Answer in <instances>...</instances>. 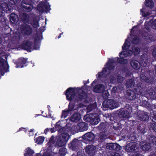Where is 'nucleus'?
<instances>
[{
  "label": "nucleus",
  "instance_id": "a18cd8bd",
  "mask_svg": "<svg viewBox=\"0 0 156 156\" xmlns=\"http://www.w3.org/2000/svg\"><path fill=\"white\" fill-rule=\"evenodd\" d=\"M109 81L110 83H113L115 80V77L110 76L109 78Z\"/></svg>",
  "mask_w": 156,
  "mask_h": 156
},
{
  "label": "nucleus",
  "instance_id": "39448f33",
  "mask_svg": "<svg viewBox=\"0 0 156 156\" xmlns=\"http://www.w3.org/2000/svg\"><path fill=\"white\" fill-rule=\"evenodd\" d=\"M83 119L86 122L94 125L97 124L100 120L98 115L96 113L91 114L85 115Z\"/></svg>",
  "mask_w": 156,
  "mask_h": 156
},
{
  "label": "nucleus",
  "instance_id": "f704fd0d",
  "mask_svg": "<svg viewBox=\"0 0 156 156\" xmlns=\"http://www.w3.org/2000/svg\"><path fill=\"white\" fill-rule=\"evenodd\" d=\"M114 144L112 143L107 144L106 145V148L108 149L113 150Z\"/></svg>",
  "mask_w": 156,
  "mask_h": 156
},
{
  "label": "nucleus",
  "instance_id": "e433bc0d",
  "mask_svg": "<svg viewBox=\"0 0 156 156\" xmlns=\"http://www.w3.org/2000/svg\"><path fill=\"white\" fill-rule=\"evenodd\" d=\"M102 92V96L103 98L106 99L107 98L109 95L108 91L105 90Z\"/></svg>",
  "mask_w": 156,
  "mask_h": 156
},
{
  "label": "nucleus",
  "instance_id": "052dcab7",
  "mask_svg": "<svg viewBox=\"0 0 156 156\" xmlns=\"http://www.w3.org/2000/svg\"><path fill=\"white\" fill-rule=\"evenodd\" d=\"M43 156H49L48 155H47V154H44Z\"/></svg>",
  "mask_w": 156,
  "mask_h": 156
},
{
  "label": "nucleus",
  "instance_id": "4be33fe9",
  "mask_svg": "<svg viewBox=\"0 0 156 156\" xmlns=\"http://www.w3.org/2000/svg\"><path fill=\"white\" fill-rule=\"evenodd\" d=\"M21 7L23 8L24 10H26L28 12L30 11L33 8V6L32 5L26 4H22Z\"/></svg>",
  "mask_w": 156,
  "mask_h": 156
},
{
  "label": "nucleus",
  "instance_id": "49530a36",
  "mask_svg": "<svg viewBox=\"0 0 156 156\" xmlns=\"http://www.w3.org/2000/svg\"><path fill=\"white\" fill-rule=\"evenodd\" d=\"M48 131H50L51 133H52L54 131H53V129H47L45 130L44 133L46 134V133Z\"/></svg>",
  "mask_w": 156,
  "mask_h": 156
},
{
  "label": "nucleus",
  "instance_id": "c756f323",
  "mask_svg": "<svg viewBox=\"0 0 156 156\" xmlns=\"http://www.w3.org/2000/svg\"><path fill=\"white\" fill-rule=\"evenodd\" d=\"M141 116H140L139 117V119L141 121H144L148 119V115L145 113H143L142 114Z\"/></svg>",
  "mask_w": 156,
  "mask_h": 156
},
{
  "label": "nucleus",
  "instance_id": "c85d7f7f",
  "mask_svg": "<svg viewBox=\"0 0 156 156\" xmlns=\"http://www.w3.org/2000/svg\"><path fill=\"white\" fill-rule=\"evenodd\" d=\"M130 51L132 52V54H133L134 55H136L139 53L140 51V49L137 47H134L132 49V51L130 50Z\"/></svg>",
  "mask_w": 156,
  "mask_h": 156
},
{
  "label": "nucleus",
  "instance_id": "0e129e2a",
  "mask_svg": "<svg viewBox=\"0 0 156 156\" xmlns=\"http://www.w3.org/2000/svg\"><path fill=\"white\" fill-rule=\"evenodd\" d=\"M155 73H156V66H155Z\"/></svg>",
  "mask_w": 156,
  "mask_h": 156
},
{
  "label": "nucleus",
  "instance_id": "6ab92c4d",
  "mask_svg": "<svg viewBox=\"0 0 156 156\" xmlns=\"http://www.w3.org/2000/svg\"><path fill=\"white\" fill-rule=\"evenodd\" d=\"M2 9L6 13H9V8L7 4L6 3H3L2 5V7L0 5V17L2 15Z\"/></svg>",
  "mask_w": 156,
  "mask_h": 156
},
{
  "label": "nucleus",
  "instance_id": "09e8293b",
  "mask_svg": "<svg viewBox=\"0 0 156 156\" xmlns=\"http://www.w3.org/2000/svg\"><path fill=\"white\" fill-rule=\"evenodd\" d=\"M141 78L142 80H144L145 81L147 82H148L147 80V77L146 76H144L143 75H141Z\"/></svg>",
  "mask_w": 156,
  "mask_h": 156
},
{
  "label": "nucleus",
  "instance_id": "5701e85b",
  "mask_svg": "<svg viewBox=\"0 0 156 156\" xmlns=\"http://www.w3.org/2000/svg\"><path fill=\"white\" fill-rule=\"evenodd\" d=\"M119 115H122V117L125 118H129L130 116L129 112L127 110L121 111L119 113Z\"/></svg>",
  "mask_w": 156,
  "mask_h": 156
},
{
  "label": "nucleus",
  "instance_id": "ddd939ff",
  "mask_svg": "<svg viewBox=\"0 0 156 156\" xmlns=\"http://www.w3.org/2000/svg\"><path fill=\"white\" fill-rule=\"evenodd\" d=\"M27 59L24 58H21L17 61L13 60L15 64L16 65V68H22L23 67V65L26 62Z\"/></svg>",
  "mask_w": 156,
  "mask_h": 156
},
{
  "label": "nucleus",
  "instance_id": "de8ad7c7",
  "mask_svg": "<svg viewBox=\"0 0 156 156\" xmlns=\"http://www.w3.org/2000/svg\"><path fill=\"white\" fill-rule=\"evenodd\" d=\"M77 156H85L83 152H78Z\"/></svg>",
  "mask_w": 156,
  "mask_h": 156
},
{
  "label": "nucleus",
  "instance_id": "a19ab883",
  "mask_svg": "<svg viewBox=\"0 0 156 156\" xmlns=\"http://www.w3.org/2000/svg\"><path fill=\"white\" fill-rule=\"evenodd\" d=\"M140 40L137 37H135L132 41V43L135 44H137L139 42Z\"/></svg>",
  "mask_w": 156,
  "mask_h": 156
},
{
  "label": "nucleus",
  "instance_id": "423d86ee",
  "mask_svg": "<svg viewBox=\"0 0 156 156\" xmlns=\"http://www.w3.org/2000/svg\"><path fill=\"white\" fill-rule=\"evenodd\" d=\"M141 87H138L137 88L134 89V91L128 90L127 91V97L130 100L134 99L136 97V94H142Z\"/></svg>",
  "mask_w": 156,
  "mask_h": 156
},
{
  "label": "nucleus",
  "instance_id": "f257e3e1",
  "mask_svg": "<svg viewBox=\"0 0 156 156\" xmlns=\"http://www.w3.org/2000/svg\"><path fill=\"white\" fill-rule=\"evenodd\" d=\"M132 55V52L130 51H126L122 52L119 54L120 58H115V59H111L109 60L106 64V67L103 68L102 72L98 73V77H100L103 75H107L109 74L110 71L112 70L115 64V62L117 61V62L120 64H126L127 62V61L124 58L127 56H129Z\"/></svg>",
  "mask_w": 156,
  "mask_h": 156
},
{
  "label": "nucleus",
  "instance_id": "72a5a7b5",
  "mask_svg": "<svg viewBox=\"0 0 156 156\" xmlns=\"http://www.w3.org/2000/svg\"><path fill=\"white\" fill-rule=\"evenodd\" d=\"M22 19L24 23H27L29 20V17L26 14H23Z\"/></svg>",
  "mask_w": 156,
  "mask_h": 156
},
{
  "label": "nucleus",
  "instance_id": "69168bd1",
  "mask_svg": "<svg viewBox=\"0 0 156 156\" xmlns=\"http://www.w3.org/2000/svg\"><path fill=\"white\" fill-rule=\"evenodd\" d=\"M108 86H111V85H110V83H108Z\"/></svg>",
  "mask_w": 156,
  "mask_h": 156
},
{
  "label": "nucleus",
  "instance_id": "bf43d9fd",
  "mask_svg": "<svg viewBox=\"0 0 156 156\" xmlns=\"http://www.w3.org/2000/svg\"><path fill=\"white\" fill-rule=\"evenodd\" d=\"M15 2H15V1H14V2H10V4H15Z\"/></svg>",
  "mask_w": 156,
  "mask_h": 156
},
{
  "label": "nucleus",
  "instance_id": "0eeeda50",
  "mask_svg": "<svg viewBox=\"0 0 156 156\" xmlns=\"http://www.w3.org/2000/svg\"><path fill=\"white\" fill-rule=\"evenodd\" d=\"M79 106H74L73 104L69 103L68 109L62 111V118H65L67 116L70 115L72 111L78 110Z\"/></svg>",
  "mask_w": 156,
  "mask_h": 156
},
{
  "label": "nucleus",
  "instance_id": "864d4df0",
  "mask_svg": "<svg viewBox=\"0 0 156 156\" xmlns=\"http://www.w3.org/2000/svg\"><path fill=\"white\" fill-rule=\"evenodd\" d=\"M54 137L53 136H52L49 142L50 143H53L54 142L53 140L54 139Z\"/></svg>",
  "mask_w": 156,
  "mask_h": 156
},
{
  "label": "nucleus",
  "instance_id": "cd10ccee",
  "mask_svg": "<svg viewBox=\"0 0 156 156\" xmlns=\"http://www.w3.org/2000/svg\"><path fill=\"white\" fill-rule=\"evenodd\" d=\"M123 89V87H122L121 85H120L117 88L116 87H114L112 89V93H115L116 91L117 90L118 92H119L120 91L122 90Z\"/></svg>",
  "mask_w": 156,
  "mask_h": 156
},
{
  "label": "nucleus",
  "instance_id": "412c9836",
  "mask_svg": "<svg viewBox=\"0 0 156 156\" xmlns=\"http://www.w3.org/2000/svg\"><path fill=\"white\" fill-rule=\"evenodd\" d=\"M18 20L17 16L15 14L12 13L10 14V22L12 23H16Z\"/></svg>",
  "mask_w": 156,
  "mask_h": 156
},
{
  "label": "nucleus",
  "instance_id": "c9c22d12",
  "mask_svg": "<svg viewBox=\"0 0 156 156\" xmlns=\"http://www.w3.org/2000/svg\"><path fill=\"white\" fill-rule=\"evenodd\" d=\"M67 152V149L64 147L61 148L59 150V152L61 155H63L65 154Z\"/></svg>",
  "mask_w": 156,
  "mask_h": 156
},
{
  "label": "nucleus",
  "instance_id": "dca6fc26",
  "mask_svg": "<svg viewBox=\"0 0 156 156\" xmlns=\"http://www.w3.org/2000/svg\"><path fill=\"white\" fill-rule=\"evenodd\" d=\"M81 118V114L79 112H74L73 114L70 117V120L72 122H77Z\"/></svg>",
  "mask_w": 156,
  "mask_h": 156
},
{
  "label": "nucleus",
  "instance_id": "1a4fd4ad",
  "mask_svg": "<svg viewBox=\"0 0 156 156\" xmlns=\"http://www.w3.org/2000/svg\"><path fill=\"white\" fill-rule=\"evenodd\" d=\"M37 10L40 12H47L50 10L49 4L47 2H41L37 7Z\"/></svg>",
  "mask_w": 156,
  "mask_h": 156
},
{
  "label": "nucleus",
  "instance_id": "ea45409f",
  "mask_svg": "<svg viewBox=\"0 0 156 156\" xmlns=\"http://www.w3.org/2000/svg\"><path fill=\"white\" fill-rule=\"evenodd\" d=\"M121 147L118 144L116 143L114 144L113 150L116 151H118L119 150L121 149Z\"/></svg>",
  "mask_w": 156,
  "mask_h": 156
},
{
  "label": "nucleus",
  "instance_id": "aec40b11",
  "mask_svg": "<svg viewBox=\"0 0 156 156\" xmlns=\"http://www.w3.org/2000/svg\"><path fill=\"white\" fill-rule=\"evenodd\" d=\"M140 146L144 151H148L151 147V146L149 143L144 142H141L140 143Z\"/></svg>",
  "mask_w": 156,
  "mask_h": 156
},
{
  "label": "nucleus",
  "instance_id": "603ef678",
  "mask_svg": "<svg viewBox=\"0 0 156 156\" xmlns=\"http://www.w3.org/2000/svg\"><path fill=\"white\" fill-rule=\"evenodd\" d=\"M148 25V23L146 22L145 23V27L146 28V29L148 30H149L150 29V27L149 26H148L147 25Z\"/></svg>",
  "mask_w": 156,
  "mask_h": 156
},
{
  "label": "nucleus",
  "instance_id": "6e6d98bb",
  "mask_svg": "<svg viewBox=\"0 0 156 156\" xmlns=\"http://www.w3.org/2000/svg\"><path fill=\"white\" fill-rule=\"evenodd\" d=\"M111 156H121L120 154L118 153H115L114 155H112Z\"/></svg>",
  "mask_w": 156,
  "mask_h": 156
},
{
  "label": "nucleus",
  "instance_id": "a878e982",
  "mask_svg": "<svg viewBox=\"0 0 156 156\" xmlns=\"http://www.w3.org/2000/svg\"><path fill=\"white\" fill-rule=\"evenodd\" d=\"M34 153L33 150H31L30 148H28L26 150L24 155V156H31Z\"/></svg>",
  "mask_w": 156,
  "mask_h": 156
},
{
  "label": "nucleus",
  "instance_id": "680f3d73",
  "mask_svg": "<svg viewBox=\"0 0 156 156\" xmlns=\"http://www.w3.org/2000/svg\"><path fill=\"white\" fill-rule=\"evenodd\" d=\"M22 129H25L22 128H20V131L22 130Z\"/></svg>",
  "mask_w": 156,
  "mask_h": 156
},
{
  "label": "nucleus",
  "instance_id": "2eb2a0df",
  "mask_svg": "<svg viewBox=\"0 0 156 156\" xmlns=\"http://www.w3.org/2000/svg\"><path fill=\"white\" fill-rule=\"evenodd\" d=\"M107 83L106 82L105 86L103 84H100L95 86L93 88V91L96 93H101L105 90L107 87Z\"/></svg>",
  "mask_w": 156,
  "mask_h": 156
},
{
  "label": "nucleus",
  "instance_id": "f03ea898",
  "mask_svg": "<svg viewBox=\"0 0 156 156\" xmlns=\"http://www.w3.org/2000/svg\"><path fill=\"white\" fill-rule=\"evenodd\" d=\"M67 99L71 100L74 99L77 100H82L86 97V94L81 89L77 88L74 89L69 88L66 91Z\"/></svg>",
  "mask_w": 156,
  "mask_h": 156
},
{
  "label": "nucleus",
  "instance_id": "20e7f679",
  "mask_svg": "<svg viewBox=\"0 0 156 156\" xmlns=\"http://www.w3.org/2000/svg\"><path fill=\"white\" fill-rule=\"evenodd\" d=\"M70 136L67 133H62L56 137L57 145L60 147L65 146Z\"/></svg>",
  "mask_w": 156,
  "mask_h": 156
},
{
  "label": "nucleus",
  "instance_id": "58836bf2",
  "mask_svg": "<svg viewBox=\"0 0 156 156\" xmlns=\"http://www.w3.org/2000/svg\"><path fill=\"white\" fill-rule=\"evenodd\" d=\"M149 139L150 142H152L154 144L156 145V137L151 135V136H150V138Z\"/></svg>",
  "mask_w": 156,
  "mask_h": 156
},
{
  "label": "nucleus",
  "instance_id": "a211bd4d",
  "mask_svg": "<svg viewBox=\"0 0 156 156\" xmlns=\"http://www.w3.org/2000/svg\"><path fill=\"white\" fill-rule=\"evenodd\" d=\"M83 138L87 141H91L94 139V136L92 133H88L83 136Z\"/></svg>",
  "mask_w": 156,
  "mask_h": 156
},
{
  "label": "nucleus",
  "instance_id": "c03bdc74",
  "mask_svg": "<svg viewBox=\"0 0 156 156\" xmlns=\"http://www.w3.org/2000/svg\"><path fill=\"white\" fill-rule=\"evenodd\" d=\"M100 135L101 136L100 137L101 139H104L106 138V136L104 133H101Z\"/></svg>",
  "mask_w": 156,
  "mask_h": 156
},
{
  "label": "nucleus",
  "instance_id": "774afa93",
  "mask_svg": "<svg viewBox=\"0 0 156 156\" xmlns=\"http://www.w3.org/2000/svg\"><path fill=\"white\" fill-rule=\"evenodd\" d=\"M72 156H76V155L73 154Z\"/></svg>",
  "mask_w": 156,
  "mask_h": 156
},
{
  "label": "nucleus",
  "instance_id": "2f4dec72",
  "mask_svg": "<svg viewBox=\"0 0 156 156\" xmlns=\"http://www.w3.org/2000/svg\"><path fill=\"white\" fill-rule=\"evenodd\" d=\"M140 12L142 13V15L144 17L147 16L150 14L149 12H146L145 9L144 8L140 10Z\"/></svg>",
  "mask_w": 156,
  "mask_h": 156
},
{
  "label": "nucleus",
  "instance_id": "7c9ffc66",
  "mask_svg": "<svg viewBox=\"0 0 156 156\" xmlns=\"http://www.w3.org/2000/svg\"><path fill=\"white\" fill-rule=\"evenodd\" d=\"M44 138L43 137L40 136L35 140V142L38 144H41L44 141Z\"/></svg>",
  "mask_w": 156,
  "mask_h": 156
},
{
  "label": "nucleus",
  "instance_id": "b1692460",
  "mask_svg": "<svg viewBox=\"0 0 156 156\" xmlns=\"http://www.w3.org/2000/svg\"><path fill=\"white\" fill-rule=\"evenodd\" d=\"M145 4L146 6L152 8L154 6V3L152 0H145Z\"/></svg>",
  "mask_w": 156,
  "mask_h": 156
},
{
  "label": "nucleus",
  "instance_id": "3c124183",
  "mask_svg": "<svg viewBox=\"0 0 156 156\" xmlns=\"http://www.w3.org/2000/svg\"><path fill=\"white\" fill-rule=\"evenodd\" d=\"M153 55L154 57H156V48H154L153 52Z\"/></svg>",
  "mask_w": 156,
  "mask_h": 156
},
{
  "label": "nucleus",
  "instance_id": "79ce46f5",
  "mask_svg": "<svg viewBox=\"0 0 156 156\" xmlns=\"http://www.w3.org/2000/svg\"><path fill=\"white\" fill-rule=\"evenodd\" d=\"M32 25L33 27L35 28H37L39 27V23L37 20H34L32 23Z\"/></svg>",
  "mask_w": 156,
  "mask_h": 156
},
{
  "label": "nucleus",
  "instance_id": "f3484780",
  "mask_svg": "<svg viewBox=\"0 0 156 156\" xmlns=\"http://www.w3.org/2000/svg\"><path fill=\"white\" fill-rule=\"evenodd\" d=\"M77 128L79 131H83L87 130L88 128V125L87 123L84 122L78 123Z\"/></svg>",
  "mask_w": 156,
  "mask_h": 156
},
{
  "label": "nucleus",
  "instance_id": "6e6552de",
  "mask_svg": "<svg viewBox=\"0 0 156 156\" xmlns=\"http://www.w3.org/2000/svg\"><path fill=\"white\" fill-rule=\"evenodd\" d=\"M119 104L118 102L112 100H108L104 101L103 103V105L105 108L113 109L118 107Z\"/></svg>",
  "mask_w": 156,
  "mask_h": 156
},
{
  "label": "nucleus",
  "instance_id": "37998d69",
  "mask_svg": "<svg viewBox=\"0 0 156 156\" xmlns=\"http://www.w3.org/2000/svg\"><path fill=\"white\" fill-rule=\"evenodd\" d=\"M117 81L119 83H122L124 80V78L121 76H117Z\"/></svg>",
  "mask_w": 156,
  "mask_h": 156
},
{
  "label": "nucleus",
  "instance_id": "e2e57ef3",
  "mask_svg": "<svg viewBox=\"0 0 156 156\" xmlns=\"http://www.w3.org/2000/svg\"><path fill=\"white\" fill-rule=\"evenodd\" d=\"M154 130L156 132V127H154Z\"/></svg>",
  "mask_w": 156,
  "mask_h": 156
},
{
  "label": "nucleus",
  "instance_id": "bb28decb",
  "mask_svg": "<svg viewBox=\"0 0 156 156\" xmlns=\"http://www.w3.org/2000/svg\"><path fill=\"white\" fill-rule=\"evenodd\" d=\"M135 83L133 79H131L128 81L126 83V87H134Z\"/></svg>",
  "mask_w": 156,
  "mask_h": 156
},
{
  "label": "nucleus",
  "instance_id": "f8f14e48",
  "mask_svg": "<svg viewBox=\"0 0 156 156\" xmlns=\"http://www.w3.org/2000/svg\"><path fill=\"white\" fill-rule=\"evenodd\" d=\"M33 43L27 41H25L22 45V48L29 51L33 49Z\"/></svg>",
  "mask_w": 156,
  "mask_h": 156
},
{
  "label": "nucleus",
  "instance_id": "9d476101",
  "mask_svg": "<svg viewBox=\"0 0 156 156\" xmlns=\"http://www.w3.org/2000/svg\"><path fill=\"white\" fill-rule=\"evenodd\" d=\"M138 148V146L135 142H131L128 144L125 147V150L128 152H132Z\"/></svg>",
  "mask_w": 156,
  "mask_h": 156
},
{
  "label": "nucleus",
  "instance_id": "338daca9",
  "mask_svg": "<svg viewBox=\"0 0 156 156\" xmlns=\"http://www.w3.org/2000/svg\"><path fill=\"white\" fill-rule=\"evenodd\" d=\"M37 156H41V155L40 154H38Z\"/></svg>",
  "mask_w": 156,
  "mask_h": 156
},
{
  "label": "nucleus",
  "instance_id": "393cba45",
  "mask_svg": "<svg viewBox=\"0 0 156 156\" xmlns=\"http://www.w3.org/2000/svg\"><path fill=\"white\" fill-rule=\"evenodd\" d=\"M79 142V141L77 140H74L69 144V146L73 149L74 147L77 146Z\"/></svg>",
  "mask_w": 156,
  "mask_h": 156
},
{
  "label": "nucleus",
  "instance_id": "8fccbe9b",
  "mask_svg": "<svg viewBox=\"0 0 156 156\" xmlns=\"http://www.w3.org/2000/svg\"><path fill=\"white\" fill-rule=\"evenodd\" d=\"M34 131V129H31L29 131V134L30 136H32L34 135V133L33 132Z\"/></svg>",
  "mask_w": 156,
  "mask_h": 156
},
{
  "label": "nucleus",
  "instance_id": "4c0bfd02",
  "mask_svg": "<svg viewBox=\"0 0 156 156\" xmlns=\"http://www.w3.org/2000/svg\"><path fill=\"white\" fill-rule=\"evenodd\" d=\"M149 24H151V26L153 29H156V19L152 22L150 21Z\"/></svg>",
  "mask_w": 156,
  "mask_h": 156
},
{
  "label": "nucleus",
  "instance_id": "473e14b6",
  "mask_svg": "<svg viewBox=\"0 0 156 156\" xmlns=\"http://www.w3.org/2000/svg\"><path fill=\"white\" fill-rule=\"evenodd\" d=\"M130 45V42L128 41L126 39V40L125 43L122 46V48L123 49H127L129 48Z\"/></svg>",
  "mask_w": 156,
  "mask_h": 156
},
{
  "label": "nucleus",
  "instance_id": "9b49d317",
  "mask_svg": "<svg viewBox=\"0 0 156 156\" xmlns=\"http://www.w3.org/2000/svg\"><path fill=\"white\" fill-rule=\"evenodd\" d=\"M85 151L89 156H93L96 152V147L92 145H88L86 147Z\"/></svg>",
  "mask_w": 156,
  "mask_h": 156
},
{
  "label": "nucleus",
  "instance_id": "7ed1b4c3",
  "mask_svg": "<svg viewBox=\"0 0 156 156\" xmlns=\"http://www.w3.org/2000/svg\"><path fill=\"white\" fill-rule=\"evenodd\" d=\"M147 54L144 52L141 56L140 63L136 60L132 61L130 63L131 66L133 69H139L140 65L144 67L145 66L147 62Z\"/></svg>",
  "mask_w": 156,
  "mask_h": 156
},
{
  "label": "nucleus",
  "instance_id": "13d9d810",
  "mask_svg": "<svg viewBox=\"0 0 156 156\" xmlns=\"http://www.w3.org/2000/svg\"><path fill=\"white\" fill-rule=\"evenodd\" d=\"M92 105H89V106H88V107H87V109H89V108H90V107H92Z\"/></svg>",
  "mask_w": 156,
  "mask_h": 156
},
{
  "label": "nucleus",
  "instance_id": "5fc2aeb1",
  "mask_svg": "<svg viewBox=\"0 0 156 156\" xmlns=\"http://www.w3.org/2000/svg\"><path fill=\"white\" fill-rule=\"evenodd\" d=\"M4 60L2 59L1 58H0V66L3 65V63L4 62Z\"/></svg>",
  "mask_w": 156,
  "mask_h": 156
},
{
  "label": "nucleus",
  "instance_id": "4d7b16f0",
  "mask_svg": "<svg viewBox=\"0 0 156 156\" xmlns=\"http://www.w3.org/2000/svg\"><path fill=\"white\" fill-rule=\"evenodd\" d=\"M135 27H133V28L131 30V34L132 33V32H133V30L134 28Z\"/></svg>",
  "mask_w": 156,
  "mask_h": 156
},
{
  "label": "nucleus",
  "instance_id": "4468645a",
  "mask_svg": "<svg viewBox=\"0 0 156 156\" xmlns=\"http://www.w3.org/2000/svg\"><path fill=\"white\" fill-rule=\"evenodd\" d=\"M22 32L24 34L29 35L31 34L32 30L31 27L27 24H24L22 27Z\"/></svg>",
  "mask_w": 156,
  "mask_h": 156
}]
</instances>
